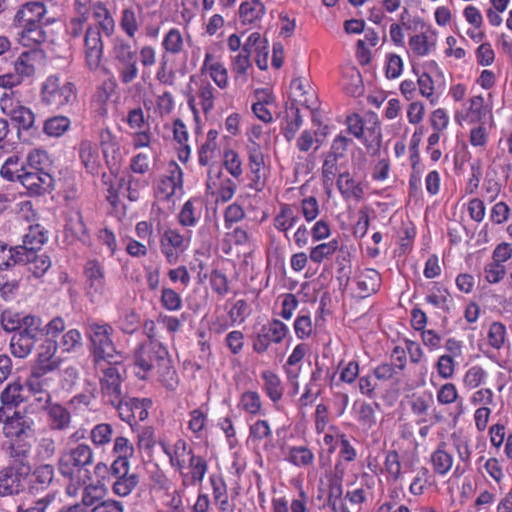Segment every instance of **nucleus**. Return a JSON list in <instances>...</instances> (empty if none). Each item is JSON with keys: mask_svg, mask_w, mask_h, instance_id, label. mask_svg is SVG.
<instances>
[{"mask_svg": "<svg viewBox=\"0 0 512 512\" xmlns=\"http://www.w3.org/2000/svg\"><path fill=\"white\" fill-rule=\"evenodd\" d=\"M451 442L458 459L455 466L453 453L445 441L439 442L429 454L428 464L436 476L445 477L452 470L453 477L460 478L471 469L473 446L470 438L452 434Z\"/></svg>", "mask_w": 512, "mask_h": 512, "instance_id": "1", "label": "nucleus"}, {"mask_svg": "<svg viewBox=\"0 0 512 512\" xmlns=\"http://www.w3.org/2000/svg\"><path fill=\"white\" fill-rule=\"evenodd\" d=\"M2 432L7 441L2 449L10 459L9 464L21 467L25 466L31 469L29 462L32 450V420H18L2 423Z\"/></svg>", "mask_w": 512, "mask_h": 512, "instance_id": "2", "label": "nucleus"}, {"mask_svg": "<svg viewBox=\"0 0 512 512\" xmlns=\"http://www.w3.org/2000/svg\"><path fill=\"white\" fill-rule=\"evenodd\" d=\"M94 460V452L90 445L80 443L75 447L63 452L59 458V473L70 481L67 486V493L70 496L77 494L78 486L81 484V474L87 477V466Z\"/></svg>", "mask_w": 512, "mask_h": 512, "instance_id": "3", "label": "nucleus"}, {"mask_svg": "<svg viewBox=\"0 0 512 512\" xmlns=\"http://www.w3.org/2000/svg\"><path fill=\"white\" fill-rule=\"evenodd\" d=\"M334 461V470L326 473L327 483L329 484V501L335 506L336 499H340L343 493V479L349 469V465L354 463L359 453L356 446L348 435L341 438L337 447Z\"/></svg>", "mask_w": 512, "mask_h": 512, "instance_id": "4", "label": "nucleus"}, {"mask_svg": "<svg viewBox=\"0 0 512 512\" xmlns=\"http://www.w3.org/2000/svg\"><path fill=\"white\" fill-rule=\"evenodd\" d=\"M492 95L485 98L482 94L472 95L462 103L461 108L454 111L456 124L470 125L484 122H494V103Z\"/></svg>", "mask_w": 512, "mask_h": 512, "instance_id": "5", "label": "nucleus"}, {"mask_svg": "<svg viewBox=\"0 0 512 512\" xmlns=\"http://www.w3.org/2000/svg\"><path fill=\"white\" fill-rule=\"evenodd\" d=\"M19 43L23 46H31V49L20 53L14 62V75L19 76L20 83L25 78H31L36 74L37 67L44 63L46 55L40 44L44 41L46 34H38V38L31 39L30 34H19Z\"/></svg>", "mask_w": 512, "mask_h": 512, "instance_id": "6", "label": "nucleus"}, {"mask_svg": "<svg viewBox=\"0 0 512 512\" xmlns=\"http://www.w3.org/2000/svg\"><path fill=\"white\" fill-rule=\"evenodd\" d=\"M112 333L113 328L110 324L89 323L90 351L96 367H101L102 363L116 361L118 353L112 340Z\"/></svg>", "mask_w": 512, "mask_h": 512, "instance_id": "7", "label": "nucleus"}, {"mask_svg": "<svg viewBox=\"0 0 512 512\" xmlns=\"http://www.w3.org/2000/svg\"><path fill=\"white\" fill-rule=\"evenodd\" d=\"M100 370L101 376L99 379L100 392L103 402L105 404H114L120 399L126 390L123 386L125 368L121 361L116 360L112 362L102 363L101 367H96Z\"/></svg>", "mask_w": 512, "mask_h": 512, "instance_id": "8", "label": "nucleus"}, {"mask_svg": "<svg viewBox=\"0 0 512 512\" xmlns=\"http://www.w3.org/2000/svg\"><path fill=\"white\" fill-rule=\"evenodd\" d=\"M419 95L426 99L429 105L435 106L440 102L444 90V78L441 68L435 61H428L422 67L415 70Z\"/></svg>", "mask_w": 512, "mask_h": 512, "instance_id": "9", "label": "nucleus"}, {"mask_svg": "<svg viewBox=\"0 0 512 512\" xmlns=\"http://www.w3.org/2000/svg\"><path fill=\"white\" fill-rule=\"evenodd\" d=\"M28 401V393L24 384L19 380L12 381L0 393V423H8L10 421L30 420L25 417L17 407Z\"/></svg>", "mask_w": 512, "mask_h": 512, "instance_id": "10", "label": "nucleus"}, {"mask_svg": "<svg viewBox=\"0 0 512 512\" xmlns=\"http://www.w3.org/2000/svg\"><path fill=\"white\" fill-rule=\"evenodd\" d=\"M77 97V90L72 82H60L56 75H50L41 87V100L55 109L72 104Z\"/></svg>", "mask_w": 512, "mask_h": 512, "instance_id": "11", "label": "nucleus"}, {"mask_svg": "<svg viewBox=\"0 0 512 512\" xmlns=\"http://www.w3.org/2000/svg\"><path fill=\"white\" fill-rule=\"evenodd\" d=\"M47 9L40 1L28 2L21 6L14 17V26L22 32H41L43 28L54 22L46 16Z\"/></svg>", "mask_w": 512, "mask_h": 512, "instance_id": "12", "label": "nucleus"}, {"mask_svg": "<svg viewBox=\"0 0 512 512\" xmlns=\"http://www.w3.org/2000/svg\"><path fill=\"white\" fill-rule=\"evenodd\" d=\"M84 289L92 303H99L106 297V272L103 264L97 259H89L83 267Z\"/></svg>", "mask_w": 512, "mask_h": 512, "instance_id": "13", "label": "nucleus"}, {"mask_svg": "<svg viewBox=\"0 0 512 512\" xmlns=\"http://www.w3.org/2000/svg\"><path fill=\"white\" fill-rule=\"evenodd\" d=\"M245 150L248 160L249 186L254 191H262L267 184V166H265L262 147L255 140H250L246 143Z\"/></svg>", "mask_w": 512, "mask_h": 512, "instance_id": "14", "label": "nucleus"}, {"mask_svg": "<svg viewBox=\"0 0 512 512\" xmlns=\"http://www.w3.org/2000/svg\"><path fill=\"white\" fill-rule=\"evenodd\" d=\"M289 335V327L283 321L273 318L264 324L253 340V351L258 354L267 352L271 344H281Z\"/></svg>", "mask_w": 512, "mask_h": 512, "instance_id": "15", "label": "nucleus"}, {"mask_svg": "<svg viewBox=\"0 0 512 512\" xmlns=\"http://www.w3.org/2000/svg\"><path fill=\"white\" fill-rule=\"evenodd\" d=\"M182 194L183 172L175 161H170L162 177V202H167L168 208L174 210Z\"/></svg>", "mask_w": 512, "mask_h": 512, "instance_id": "16", "label": "nucleus"}, {"mask_svg": "<svg viewBox=\"0 0 512 512\" xmlns=\"http://www.w3.org/2000/svg\"><path fill=\"white\" fill-rule=\"evenodd\" d=\"M116 411L119 418L128 423L131 427L136 424V416L133 409H140L138 418L144 421L149 416V409L152 407V401L149 398L127 397L126 393L114 404H110Z\"/></svg>", "mask_w": 512, "mask_h": 512, "instance_id": "17", "label": "nucleus"}, {"mask_svg": "<svg viewBox=\"0 0 512 512\" xmlns=\"http://www.w3.org/2000/svg\"><path fill=\"white\" fill-rule=\"evenodd\" d=\"M30 468L17 467L11 464L0 470V497L20 494L25 488V480L30 474Z\"/></svg>", "mask_w": 512, "mask_h": 512, "instance_id": "18", "label": "nucleus"}, {"mask_svg": "<svg viewBox=\"0 0 512 512\" xmlns=\"http://www.w3.org/2000/svg\"><path fill=\"white\" fill-rule=\"evenodd\" d=\"M58 343L54 340H45L40 346L38 354L31 365V371L37 375L46 376L60 368L62 359L57 356Z\"/></svg>", "mask_w": 512, "mask_h": 512, "instance_id": "19", "label": "nucleus"}, {"mask_svg": "<svg viewBox=\"0 0 512 512\" xmlns=\"http://www.w3.org/2000/svg\"><path fill=\"white\" fill-rule=\"evenodd\" d=\"M324 303H321L316 311L315 320L311 318V312L307 308H302L295 317L292 327L298 340L306 341L316 337L320 321L323 319Z\"/></svg>", "mask_w": 512, "mask_h": 512, "instance_id": "20", "label": "nucleus"}, {"mask_svg": "<svg viewBox=\"0 0 512 512\" xmlns=\"http://www.w3.org/2000/svg\"><path fill=\"white\" fill-rule=\"evenodd\" d=\"M271 512H311V497L300 485L298 491L290 498L286 496L273 497Z\"/></svg>", "mask_w": 512, "mask_h": 512, "instance_id": "21", "label": "nucleus"}, {"mask_svg": "<svg viewBox=\"0 0 512 512\" xmlns=\"http://www.w3.org/2000/svg\"><path fill=\"white\" fill-rule=\"evenodd\" d=\"M222 173L219 169L210 168L206 181L207 191L211 195L217 196V201H230L237 191V184L230 178H221Z\"/></svg>", "mask_w": 512, "mask_h": 512, "instance_id": "22", "label": "nucleus"}, {"mask_svg": "<svg viewBox=\"0 0 512 512\" xmlns=\"http://www.w3.org/2000/svg\"><path fill=\"white\" fill-rule=\"evenodd\" d=\"M354 282L359 297L366 298L380 291L383 278L376 269L364 268L356 272Z\"/></svg>", "mask_w": 512, "mask_h": 512, "instance_id": "23", "label": "nucleus"}, {"mask_svg": "<svg viewBox=\"0 0 512 512\" xmlns=\"http://www.w3.org/2000/svg\"><path fill=\"white\" fill-rule=\"evenodd\" d=\"M31 196H41L52 189L53 178L50 173L28 169L19 181Z\"/></svg>", "mask_w": 512, "mask_h": 512, "instance_id": "24", "label": "nucleus"}, {"mask_svg": "<svg viewBox=\"0 0 512 512\" xmlns=\"http://www.w3.org/2000/svg\"><path fill=\"white\" fill-rule=\"evenodd\" d=\"M208 471V462L199 454H191L190 459L186 463V470L180 472L182 483L184 486H196L203 482Z\"/></svg>", "mask_w": 512, "mask_h": 512, "instance_id": "25", "label": "nucleus"}, {"mask_svg": "<svg viewBox=\"0 0 512 512\" xmlns=\"http://www.w3.org/2000/svg\"><path fill=\"white\" fill-rule=\"evenodd\" d=\"M336 186L344 201L355 200L359 202L364 198L363 184L356 180L349 171L338 174Z\"/></svg>", "mask_w": 512, "mask_h": 512, "instance_id": "26", "label": "nucleus"}, {"mask_svg": "<svg viewBox=\"0 0 512 512\" xmlns=\"http://www.w3.org/2000/svg\"><path fill=\"white\" fill-rule=\"evenodd\" d=\"M155 347L142 344L135 352L134 373L141 380H146L154 367V361L159 360L157 351L152 352Z\"/></svg>", "mask_w": 512, "mask_h": 512, "instance_id": "27", "label": "nucleus"}, {"mask_svg": "<svg viewBox=\"0 0 512 512\" xmlns=\"http://www.w3.org/2000/svg\"><path fill=\"white\" fill-rule=\"evenodd\" d=\"M78 155L82 166L90 174H98L101 167L99 149L96 143L84 139L78 144Z\"/></svg>", "mask_w": 512, "mask_h": 512, "instance_id": "28", "label": "nucleus"}, {"mask_svg": "<svg viewBox=\"0 0 512 512\" xmlns=\"http://www.w3.org/2000/svg\"><path fill=\"white\" fill-rule=\"evenodd\" d=\"M162 449L168 456L171 467L175 468L179 473L186 470V463L194 452L184 439H178L171 446H164L162 444Z\"/></svg>", "mask_w": 512, "mask_h": 512, "instance_id": "29", "label": "nucleus"}, {"mask_svg": "<svg viewBox=\"0 0 512 512\" xmlns=\"http://www.w3.org/2000/svg\"><path fill=\"white\" fill-rule=\"evenodd\" d=\"M291 94L295 101L307 108L313 109L317 97L310 81L304 77H297L290 82Z\"/></svg>", "mask_w": 512, "mask_h": 512, "instance_id": "30", "label": "nucleus"}, {"mask_svg": "<svg viewBox=\"0 0 512 512\" xmlns=\"http://www.w3.org/2000/svg\"><path fill=\"white\" fill-rule=\"evenodd\" d=\"M130 466H125L119 470L113 466L114 477L112 482V491L119 497H126L136 488L138 477L136 474L129 473Z\"/></svg>", "mask_w": 512, "mask_h": 512, "instance_id": "31", "label": "nucleus"}, {"mask_svg": "<svg viewBox=\"0 0 512 512\" xmlns=\"http://www.w3.org/2000/svg\"><path fill=\"white\" fill-rule=\"evenodd\" d=\"M248 439L253 443L259 444L264 442V451H272L275 448L273 443L272 427L267 419H257L248 427Z\"/></svg>", "mask_w": 512, "mask_h": 512, "instance_id": "32", "label": "nucleus"}, {"mask_svg": "<svg viewBox=\"0 0 512 512\" xmlns=\"http://www.w3.org/2000/svg\"><path fill=\"white\" fill-rule=\"evenodd\" d=\"M64 232L66 238L70 239L71 242L80 241L83 244L90 242V235L80 210L75 211L68 218L64 226Z\"/></svg>", "mask_w": 512, "mask_h": 512, "instance_id": "33", "label": "nucleus"}, {"mask_svg": "<svg viewBox=\"0 0 512 512\" xmlns=\"http://www.w3.org/2000/svg\"><path fill=\"white\" fill-rule=\"evenodd\" d=\"M182 489H178L168 480H162V512H186L183 505Z\"/></svg>", "mask_w": 512, "mask_h": 512, "instance_id": "34", "label": "nucleus"}, {"mask_svg": "<svg viewBox=\"0 0 512 512\" xmlns=\"http://www.w3.org/2000/svg\"><path fill=\"white\" fill-rule=\"evenodd\" d=\"M209 482L212 488L213 499L219 512H233L234 508L230 505L229 494L224 476L221 473H213L209 476Z\"/></svg>", "mask_w": 512, "mask_h": 512, "instance_id": "35", "label": "nucleus"}, {"mask_svg": "<svg viewBox=\"0 0 512 512\" xmlns=\"http://www.w3.org/2000/svg\"><path fill=\"white\" fill-rule=\"evenodd\" d=\"M22 255L20 264L28 266L29 271L36 277H42L51 267V259L45 253L41 251H29L25 252L21 249Z\"/></svg>", "mask_w": 512, "mask_h": 512, "instance_id": "36", "label": "nucleus"}, {"mask_svg": "<svg viewBox=\"0 0 512 512\" xmlns=\"http://www.w3.org/2000/svg\"><path fill=\"white\" fill-rule=\"evenodd\" d=\"M85 59L90 70H97L103 56L101 34H85Z\"/></svg>", "mask_w": 512, "mask_h": 512, "instance_id": "37", "label": "nucleus"}, {"mask_svg": "<svg viewBox=\"0 0 512 512\" xmlns=\"http://www.w3.org/2000/svg\"><path fill=\"white\" fill-rule=\"evenodd\" d=\"M298 220L299 218L292 205L281 203L279 210L274 215L272 224L277 231L284 233L286 239H289V231L296 225Z\"/></svg>", "mask_w": 512, "mask_h": 512, "instance_id": "38", "label": "nucleus"}, {"mask_svg": "<svg viewBox=\"0 0 512 512\" xmlns=\"http://www.w3.org/2000/svg\"><path fill=\"white\" fill-rule=\"evenodd\" d=\"M116 88L117 83L113 77H109L97 86L91 102L92 106L95 107L101 115L107 113L108 103L112 96L115 95Z\"/></svg>", "mask_w": 512, "mask_h": 512, "instance_id": "39", "label": "nucleus"}, {"mask_svg": "<svg viewBox=\"0 0 512 512\" xmlns=\"http://www.w3.org/2000/svg\"><path fill=\"white\" fill-rule=\"evenodd\" d=\"M47 424L53 431L67 430L72 421L70 411L60 403H53L46 410Z\"/></svg>", "mask_w": 512, "mask_h": 512, "instance_id": "40", "label": "nucleus"}, {"mask_svg": "<svg viewBox=\"0 0 512 512\" xmlns=\"http://www.w3.org/2000/svg\"><path fill=\"white\" fill-rule=\"evenodd\" d=\"M165 129L171 131L172 139L178 145V158L185 162L189 158L191 149L188 144L189 133L186 125L179 119H175L171 126L165 125Z\"/></svg>", "mask_w": 512, "mask_h": 512, "instance_id": "41", "label": "nucleus"}, {"mask_svg": "<svg viewBox=\"0 0 512 512\" xmlns=\"http://www.w3.org/2000/svg\"><path fill=\"white\" fill-rule=\"evenodd\" d=\"M48 240V231L40 224L30 225L28 231L23 236L19 249L25 252L42 251L43 245Z\"/></svg>", "mask_w": 512, "mask_h": 512, "instance_id": "42", "label": "nucleus"}, {"mask_svg": "<svg viewBox=\"0 0 512 512\" xmlns=\"http://www.w3.org/2000/svg\"><path fill=\"white\" fill-rule=\"evenodd\" d=\"M378 403L356 401L353 405L354 419L363 429H371L377 423L376 410Z\"/></svg>", "mask_w": 512, "mask_h": 512, "instance_id": "43", "label": "nucleus"}, {"mask_svg": "<svg viewBox=\"0 0 512 512\" xmlns=\"http://www.w3.org/2000/svg\"><path fill=\"white\" fill-rule=\"evenodd\" d=\"M400 453L396 449L385 453L382 472L388 484H397L403 476Z\"/></svg>", "mask_w": 512, "mask_h": 512, "instance_id": "44", "label": "nucleus"}, {"mask_svg": "<svg viewBox=\"0 0 512 512\" xmlns=\"http://www.w3.org/2000/svg\"><path fill=\"white\" fill-rule=\"evenodd\" d=\"M103 157L110 169L117 166L120 161L119 146L117 138L108 129H102L99 134Z\"/></svg>", "mask_w": 512, "mask_h": 512, "instance_id": "45", "label": "nucleus"}, {"mask_svg": "<svg viewBox=\"0 0 512 512\" xmlns=\"http://www.w3.org/2000/svg\"><path fill=\"white\" fill-rule=\"evenodd\" d=\"M285 460L297 468H309L313 466L315 456L307 445L288 446Z\"/></svg>", "mask_w": 512, "mask_h": 512, "instance_id": "46", "label": "nucleus"}, {"mask_svg": "<svg viewBox=\"0 0 512 512\" xmlns=\"http://www.w3.org/2000/svg\"><path fill=\"white\" fill-rule=\"evenodd\" d=\"M261 378L266 397L274 404L281 401L284 395V386L280 376L271 370H264L261 372Z\"/></svg>", "mask_w": 512, "mask_h": 512, "instance_id": "47", "label": "nucleus"}, {"mask_svg": "<svg viewBox=\"0 0 512 512\" xmlns=\"http://www.w3.org/2000/svg\"><path fill=\"white\" fill-rule=\"evenodd\" d=\"M264 16L265 5L259 0L243 2L240 6V17L243 25H251V28H255Z\"/></svg>", "mask_w": 512, "mask_h": 512, "instance_id": "48", "label": "nucleus"}, {"mask_svg": "<svg viewBox=\"0 0 512 512\" xmlns=\"http://www.w3.org/2000/svg\"><path fill=\"white\" fill-rule=\"evenodd\" d=\"M436 400L438 404L444 405L445 407L456 403L457 415H462L464 412L463 399L459 395V391L453 382H446L437 389Z\"/></svg>", "mask_w": 512, "mask_h": 512, "instance_id": "49", "label": "nucleus"}, {"mask_svg": "<svg viewBox=\"0 0 512 512\" xmlns=\"http://www.w3.org/2000/svg\"><path fill=\"white\" fill-rule=\"evenodd\" d=\"M238 409L250 417L263 415V400L257 391H245L240 395Z\"/></svg>", "mask_w": 512, "mask_h": 512, "instance_id": "50", "label": "nucleus"}, {"mask_svg": "<svg viewBox=\"0 0 512 512\" xmlns=\"http://www.w3.org/2000/svg\"><path fill=\"white\" fill-rule=\"evenodd\" d=\"M469 143L474 148L486 149L489 143L490 134L495 128L494 122L470 124Z\"/></svg>", "mask_w": 512, "mask_h": 512, "instance_id": "51", "label": "nucleus"}, {"mask_svg": "<svg viewBox=\"0 0 512 512\" xmlns=\"http://www.w3.org/2000/svg\"><path fill=\"white\" fill-rule=\"evenodd\" d=\"M358 139L366 148L368 154L376 155L381 150V141L383 140L381 126L378 122H374L363 130V134Z\"/></svg>", "mask_w": 512, "mask_h": 512, "instance_id": "52", "label": "nucleus"}, {"mask_svg": "<svg viewBox=\"0 0 512 512\" xmlns=\"http://www.w3.org/2000/svg\"><path fill=\"white\" fill-rule=\"evenodd\" d=\"M212 56L210 54L205 55L203 62V68L206 69L210 78L216 83L220 89H226L229 85V78L227 68L219 61L210 62Z\"/></svg>", "mask_w": 512, "mask_h": 512, "instance_id": "53", "label": "nucleus"}, {"mask_svg": "<svg viewBox=\"0 0 512 512\" xmlns=\"http://www.w3.org/2000/svg\"><path fill=\"white\" fill-rule=\"evenodd\" d=\"M485 341L494 350L502 349L507 342L506 326L499 321L490 323L485 331Z\"/></svg>", "mask_w": 512, "mask_h": 512, "instance_id": "54", "label": "nucleus"}, {"mask_svg": "<svg viewBox=\"0 0 512 512\" xmlns=\"http://www.w3.org/2000/svg\"><path fill=\"white\" fill-rule=\"evenodd\" d=\"M26 164L21 161L19 156L11 155L3 163L0 174L2 178L11 182H19L23 173L27 170Z\"/></svg>", "mask_w": 512, "mask_h": 512, "instance_id": "55", "label": "nucleus"}, {"mask_svg": "<svg viewBox=\"0 0 512 512\" xmlns=\"http://www.w3.org/2000/svg\"><path fill=\"white\" fill-rule=\"evenodd\" d=\"M436 44V34H413L409 39V49L415 56L429 55Z\"/></svg>", "mask_w": 512, "mask_h": 512, "instance_id": "56", "label": "nucleus"}, {"mask_svg": "<svg viewBox=\"0 0 512 512\" xmlns=\"http://www.w3.org/2000/svg\"><path fill=\"white\" fill-rule=\"evenodd\" d=\"M113 453L117 455L113 466L121 470L124 466H130L129 458L132 457L134 448L126 437L119 436L114 440Z\"/></svg>", "mask_w": 512, "mask_h": 512, "instance_id": "57", "label": "nucleus"}, {"mask_svg": "<svg viewBox=\"0 0 512 512\" xmlns=\"http://www.w3.org/2000/svg\"><path fill=\"white\" fill-rule=\"evenodd\" d=\"M433 405V397L428 395H413L409 401L411 413L417 417L416 423L423 424L427 422V415Z\"/></svg>", "mask_w": 512, "mask_h": 512, "instance_id": "58", "label": "nucleus"}, {"mask_svg": "<svg viewBox=\"0 0 512 512\" xmlns=\"http://www.w3.org/2000/svg\"><path fill=\"white\" fill-rule=\"evenodd\" d=\"M218 137L219 132L216 129H210L207 132L206 140L198 150V162L203 167H206V165H208L214 158L215 152L218 149Z\"/></svg>", "mask_w": 512, "mask_h": 512, "instance_id": "59", "label": "nucleus"}, {"mask_svg": "<svg viewBox=\"0 0 512 512\" xmlns=\"http://www.w3.org/2000/svg\"><path fill=\"white\" fill-rule=\"evenodd\" d=\"M199 201L197 198H191L186 201L178 213V222L184 227L195 226L201 218V211L197 209Z\"/></svg>", "mask_w": 512, "mask_h": 512, "instance_id": "60", "label": "nucleus"}, {"mask_svg": "<svg viewBox=\"0 0 512 512\" xmlns=\"http://www.w3.org/2000/svg\"><path fill=\"white\" fill-rule=\"evenodd\" d=\"M16 333L38 342L42 338L41 318L36 315L26 314L24 319H22L21 327H19Z\"/></svg>", "mask_w": 512, "mask_h": 512, "instance_id": "61", "label": "nucleus"}, {"mask_svg": "<svg viewBox=\"0 0 512 512\" xmlns=\"http://www.w3.org/2000/svg\"><path fill=\"white\" fill-rule=\"evenodd\" d=\"M36 344L37 342L14 333L10 339L9 348L14 357L24 359L33 352Z\"/></svg>", "mask_w": 512, "mask_h": 512, "instance_id": "62", "label": "nucleus"}, {"mask_svg": "<svg viewBox=\"0 0 512 512\" xmlns=\"http://www.w3.org/2000/svg\"><path fill=\"white\" fill-rule=\"evenodd\" d=\"M339 242L333 238L329 242L320 243L310 249L309 257L313 263L320 265L324 260L332 257L338 250Z\"/></svg>", "mask_w": 512, "mask_h": 512, "instance_id": "63", "label": "nucleus"}, {"mask_svg": "<svg viewBox=\"0 0 512 512\" xmlns=\"http://www.w3.org/2000/svg\"><path fill=\"white\" fill-rule=\"evenodd\" d=\"M250 51L242 50L238 55L233 57L231 70L235 80L246 82L248 79V70L251 67Z\"/></svg>", "mask_w": 512, "mask_h": 512, "instance_id": "64", "label": "nucleus"}]
</instances>
